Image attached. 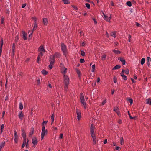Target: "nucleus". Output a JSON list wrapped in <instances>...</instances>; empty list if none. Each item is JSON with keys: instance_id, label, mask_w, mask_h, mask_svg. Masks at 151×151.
<instances>
[{"instance_id": "f257e3e1", "label": "nucleus", "mask_w": 151, "mask_h": 151, "mask_svg": "<svg viewBox=\"0 0 151 151\" xmlns=\"http://www.w3.org/2000/svg\"><path fill=\"white\" fill-rule=\"evenodd\" d=\"M63 81L65 86L64 87V89L66 91L68 89V85L69 83V79L68 77L65 75H64Z\"/></svg>"}, {"instance_id": "f03ea898", "label": "nucleus", "mask_w": 151, "mask_h": 151, "mask_svg": "<svg viewBox=\"0 0 151 151\" xmlns=\"http://www.w3.org/2000/svg\"><path fill=\"white\" fill-rule=\"evenodd\" d=\"M80 98L81 100V102L82 104H83L84 108L86 109V103L84 102L85 99L83 93H80Z\"/></svg>"}, {"instance_id": "7ed1b4c3", "label": "nucleus", "mask_w": 151, "mask_h": 151, "mask_svg": "<svg viewBox=\"0 0 151 151\" xmlns=\"http://www.w3.org/2000/svg\"><path fill=\"white\" fill-rule=\"evenodd\" d=\"M61 45L62 51L63 52V54L65 56L67 53L66 46L64 43H62Z\"/></svg>"}, {"instance_id": "20e7f679", "label": "nucleus", "mask_w": 151, "mask_h": 151, "mask_svg": "<svg viewBox=\"0 0 151 151\" xmlns=\"http://www.w3.org/2000/svg\"><path fill=\"white\" fill-rule=\"evenodd\" d=\"M14 139L15 142L16 143H17L18 139V136L17 135V132L15 130L14 131Z\"/></svg>"}, {"instance_id": "39448f33", "label": "nucleus", "mask_w": 151, "mask_h": 151, "mask_svg": "<svg viewBox=\"0 0 151 151\" xmlns=\"http://www.w3.org/2000/svg\"><path fill=\"white\" fill-rule=\"evenodd\" d=\"M95 128V127L94 125L92 124H91L90 129V133L91 136L95 135L94 132V129Z\"/></svg>"}, {"instance_id": "423d86ee", "label": "nucleus", "mask_w": 151, "mask_h": 151, "mask_svg": "<svg viewBox=\"0 0 151 151\" xmlns=\"http://www.w3.org/2000/svg\"><path fill=\"white\" fill-rule=\"evenodd\" d=\"M76 113L77 116V119L78 120H79L81 118V114L80 111L78 109H76Z\"/></svg>"}, {"instance_id": "0eeeda50", "label": "nucleus", "mask_w": 151, "mask_h": 151, "mask_svg": "<svg viewBox=\"0 0 151 151\" xmlns=\"http://www.w3.org/2000/svg\"><path fill=\"white\" fill-rule=\"evenodd\" d=\"M114 111L117 114V115L119 117H120L121 115V114L120 112L119 109L117 107H114Z\"/></svg>"}, {"instance_id": "6e6552de", "label": "nucleus", "mask_w": 151, "mask_h": 151, "mask_svg": "<svg viewBox=\"0 0 151 151\" xmlns=\"http://www.w3.org/2000/svg\"><path fill=\"white\" fill-rule=\"evenodd\" d=\"M3 44V40L2 38L0 40V54H1L2 46Z\"/></svg>"}, {"instance_id": "1a4fd4ad", "label": "nucleus", "mask_w": 151, "mask_h": 151, "mask_svg": "<svg viewBox=\"0 0 151 151\" xmlns=\"http://www.w3.org/2000/svg\"><path fill=\"white\" fill-rule=\"evenodd\" d=\"M118 60H119L122 63L123 65H124L125 64V60L123 58L120 57L119 58Z\"/></svg>"}, {"instance_id": "9d476101", "label": "nucleus", "mask_w": 151, "mask_h": 151, "mask_svg": "<svg viewBox=\"0 0 151 151\" xmlns=\"http://www.w3.org/2000/svg\"><path fill=\"white\" fill-rule=\"evenodd\" d=\"M38 51L39 52H45V50L43 46H40L39 47L38 49Z\"/></svg>"}, {"instance_id": "9b49d317", "label": "nucleus", "mask_w": 151, "mask_h": 151, "mask_svg": "<svg viewBox=\"0 0 151 151\" xmlns=\"http://www.w3.org/2000/svg\"><path fill=\"white\" fill-rule=\"evenodd\" d=\"M32 143L34 145H36L37 143V139L36 137L34 138L33 139H32Z\"/></svg>"}, {"instance_id": "f8f14e48", "label": "nucleus", "mask_w": 151, "mask_h": 151, "mask_svg": "<svg viewBox=\"0 0 151 151\" xmlns=\"http://www.w3.org/2000/svg\"><path fill=\"white\" fill-rule=\"evenodd\" d=\"M116 31H114V32H111L110 33V35L111 36L113 37L114 38H115L116 37Z\"/></svg>"}, {"instance_id": "ddd939ff", "label": "nucleus", "mask_w": 151, "mask_h": 151, "mask_svg": "<svg viewBox=\"0 0 151 151\" xmlns=\"http://www.w3.org/2000/svg\"><path fill=\"white\" fill-rule=\"evenodd\" d=\"M55 57L53 56H50L49 59V61L51 62H52L53 63H54L55 62Z\"/></svg>"}, {"instance_id": "4468645a", "label": "nucleus", "mask_w": 151, "mask_h": 151, "mask_svg": "<svg viewBox=\"0 0 151 151\" xmlns=\"http://www.w3.org/2000/svg\"><path fill=\"white\" fill-rule=\"evenodd\" d=\"M102 13L104 15V18L105 20L107 22H110V20L109 19V17L108 16L104 14L103 12L102 11Z\"/></svg>"}, {"instance_id": "2eb2a0df", "label": "nucleus", "mask_w": 151, "mask_h": 151, "mask_svg": "<svg viewBox=\"0 0 151 151\" xmlns=\"http://www.w3.org/2000/svg\"><path fill=\"white\" fill-rule=\"evenodd\" d=\"M22 34L23 35V38L25 40H27V34L24 31H23Z\"/></svg>"}, {"instance_id": "dca6fc26", "label": "nucleus", "mask_w": 151, "mask_h": 151, "mask_svg": "<svg viewBox=\"0 0 151 151\" xmlns=\"http://www.w3.org/2000/svg\"><path fill=\"white\" fill-rule=\"evenodd\" d=\"M43 24L45 25H47L48 24V19L46 18H43Z\"/></svg>"}, {"instance_id": "f3484780", "label": "nucleus", "mask_w": 151, "mask_h": 151, "mask_svg": "<svg viewBox=\"0 0 151 151\" xmlns=\"http://www.w3.org/2000/svg\"><path fill=\"white\" fill-rule=\"evenodd\" d=\"M22 131L23 132L22 134V137L23 138V139L26 140V135L25 132L24 131V130H22Z\"/></svg>"}, {"instance_id": "a211bd4d", "label": "nucleus", "mask_w": 151, "mask_h": 151, "mask_svg": "<svg viewBox=\"0 0 151 151\" xmlns=\"http://www.w3.org/2000/svg\"><path fill=\"white\" fill-rule=\"evenodd\" d=\"M19 117L20 119L21 120L23 119L24 117V114L22 113V111H21L20 113H19Z\"/></svg>"}, {"instance_id": "6ab92c4d", "label": "nucleus", "mask_w": 151, "mask_h": 151, "mask_svg": "<svg viewBox=\"0 0 151 151\" xmlns=\"http://www.w3.org/2000/svg\"><path fill=\"white\" fill-rule=\"evenodd\" d=\"M34 132V128L33 127H32L31 129L30 132L29 133V136H32Z\"/></svg>"}, {"instance_id": "aec40b11", "label": "nucleus", "mask_w": 151, "mask_h": 151, "mask_svg": "<svg viewBox=\"0 0 151 151\" xmlns=\"http://www.w3.org/2000/svg\"><path fill=\"white\" fill-rule=\"evenodd\" d=\"M91 137L93 139V143L94 144H95L96 143V137L95 135L91 136Z\"/></svg>"}, {"instance_id": "412c9836", "label": "nucleus", "mask_w": 151, "mask_h": 151, "mask_svg": "<svg viewBox=\"0 0 151 151\" xmlns=\"http://www.w3.org/2000/svg\"><path fill=\"white\" fill-rule=\"evenodd\" d=\"M5 145V142L4 141H3L2 143L0 144V151H1V149Z\"/></svg>"}, {"instance_id": "4be33fe9", "label": "nucleus", "mask_w": 151, "mask_h": 151, "mask_svg": "<svg viewBox=\"0 0 151 151\" xmlns=\"http://www.w3.org/2000/svg\"><path fill=\"white\" fill-rule=\"evenodd\" d=\"M121 67V65H118L115 66L113 68L112 70H114L116 69H119Z\"/></svg>"}, {"instance_id": "5701e85b", "label": "nucleus", "mask_w": 151, "mask_h": 151, "mask_svg": "<svg viewBox=\"0 0 151 151\" xmlns=\"http://www.w3.org/2000/svg\"><path fill=\"white\" fill-rule=\"evenodd\" d=\"M45 130H42L41 134V140H42L43 139L45 135Z\"/></svg>"}, {"instance_id": "b1692460", "label": "nucleus", "mask_w": 151, "mask_h": 151, "mask_svg": "<svg viewBox=\"0 0 151 151\" xmlns=\"http://www.w3.org/2000/svg\"><path fill=\"white\" fill-rule=\"evenodd\" d=\"M37 22H36V21L35 20V22H34V27H33V28L32 29V31H34L35 30L37 29Z\"/></svg>"}, {"instance_id": "393cba45", "label": "nucleus", "mask_w": 151, "mask_h": 151, "mask_svg": "<svg viewBox=\"0 0 151 151\" xmlns=\"http://www.w3.org/2000/svg\"><path fill=\"white\" fill-rule=\"evenodd\" d=\"M41 72L44 75H46L48 73V72L45 69L42 70Z\"/></svg>"}, {"instance_id": "a878e982", "label": "nucleus", "mask_w": 151, "mask_h": 151, "mask_svg": "<svg viewBox=\"0 0 151 151\" xmlns=\"http://www.w3.org/2000/svg\"><path fill=\"white\" fill-rule=\"evenodd\" d=\"M55 58H57L60 57V54L58 52H56L54 55H53Z\"/></svg>"}, {"instance_id": "bb28decb", "label": "nucleus", "mask_w": 151, "mask_h": 151, "mask_svg": "<svg viewBox=\"0 0 151 151\" xmlns=\"http://www.w3.org/2000/svg\"><path fill=\"white\" fill-rule=\"evenodd\" d=\"M127 101H128L130 104L131 105L133 103V100L132 98H127Z\"/></svg>"}, {"instance_id": "cd10ccee", "label": "nucleus", "mask_w": 151, "mask_h": 151, "mask_svg": "<svg viewBox=\"0 0 151 151\" xmlns=\"http://www.w3.org/2000/svg\"><path fill=\"white\" fill-rule=\"evenodd\" d=\"M76 73H77L78 76L80 78L81 74V72L80 70L78 69H76Z\"/></svg>"}, {"instance_id": "c85d7f7f", "label": "nucleus", "mask_w": 151, "mask_h": 151, "mask_svg": "<svg viewBox=\"0 0 151 151\" xmlns=\"http://www.w3.org/2000/svg\"><path fill=\"white\" fill-rule=\"evenodd\" d=\"M121 76L123 78V79L124 80H126L127 79V77L124 74H121Z\"/></svg>"}, {"instance_id": "c756f323", "label": "nucleus", "mask_w": 151, "mask_h": 151, "mask_svg": "<svg viewBox=\"0 0 151 151\" xmlns=\"http://www.w3.org/2000/svg\"><path fill=\"white\" fill-rule=\"evenodd\" d=\"M113 51L114 53L116 54H119L121 53V52L118 50H113Z\"/></svg>"}, {"instance_id": "7c9ffc66", "label": "nucleus", "mask_w": 151, "mask_h": 151, "mask_svg": "<svg viewBox=\"0 0 151 151\" xmlns=\"http://www.w3.org/2000/svg\"><path fill=\"white\" fill-rule=\"evenodd\" d=\"M54 63H53L52 62H50V64L49 65V68L50 69H52L53 67Z\"/></svg>"}, {"instance_id": "2f4dec72", "label": "nucleus", "mask_w": 151, "mask_h": 151, "mask_svg": "<svg viewBox=\"0 0 151 151\" xmlns=\"http://www.w3.org/2000/svg\"><path fill=\"white\" fill-rule=\"evenodd\" d=\"M147 104H148L150 105H151V99L148 98L146 99Z\"/></svg>"}, {"instance_id": "473e14b6", "label": "nucleus", "mask_w": 151, "mask_h": 151, "mask_svg": "<svg viewBox=\"0 0 151 151\" xmlns=\"http://www.w3.org/2000/svg\"><path fill=\"white\" fill-rule=\"evenodd\" d=\"M54 117H55V116H54V114H52V116L51 117V119H52V122H51V125L52 124V123H53V122H54Z\"/></svg>"}, {"instance_id": "72a5a7b5", "label": "nucleus", "mask_w": 151, "mask_h": 151, "mask_svg": "<svg viewBox=\"0 0 151 151\" xmlns=\"http://www.w3.org/2000/svg\"><path fill=\"white\" fill-rule=\"evenodd\" d=\"M62 1L63 2V3L65 4H69L70 3L69 0H62Z\"/></svg>"}, {"instance_id": "f704fd0d", "label": "nucleus", "mask_w": 151, "mask_h": 151, "mask_svg": "<svg viewBox=\"0 0 151 151\" xmlns=\"http://www.w3.org/2000/svg\"><path fill=\"white\" fill-rule=\"evenodd\" d=\"M19 108L21 110H22L23 109V106L22 103L21 102L19 103Z\"/></svg>"}, {"instance_id": "c9c22d12", "label": "nucleus", "mask_w": 151, "mask_h": 151, "mask_svg": "<svg viewBox=\"0 0 151 151\" xmlns=\"http://www.w3.org/2000/svg\"><path fill=\"white\" fill-rule=\"evenodd\" d=\"M145 61V59L144 58H142L141 60V65H143L144 64Z\"/></svg>"}, {"instance_id": "e433bc0d", "label": "nucleus", "mask_w": 151, "mask_h": 151, "mask_svg": "<svg viewBox=\"0 0 151 151\" xmlns=\"http://www.w3.org/2000/svg\"><path fill=\"white\" fill-rule=\"evenodd\" d=\"M26 140L23 139V143L22 146V148H24L26 144Z\"/></svg>"}, {"instance_id": "4c0bfd02", "label": "nucleus", "mask_w": 151, "mask_h": 151, "mask_svg": "<svg viewBox=\"0 0 151 151\" xmlns=\"http://www.w3.org/2000/svg\"><path fill=\"white\" fill-rule=\"evenodd\" d=\"M4 125L3 124H2L1 125V131H0V133L1 134L3 132V129L4 128Z\"/></svg>"}, {"instance_id": "58836bf2", "label": "nucleus", "mask_w": 151, "mask_h": 151, "mask_svg": "<svg viewBox=\"0 0 151 151\" xmlns=\"http://www.w3.org/2000/svg\"><path fill=\"white\" fill-rule=\"evenodd\" d=\"M106 55L105 54L103 55L102 56L101 60L102 61H104L106 59Z\"/></svg>"}, {"instance_id": "ea45409f", "label": "nucleus", "mask_w": 151, "mask_h": 151, "mask_svg": "<svg viewBox=\"0 0 151 151\" xmlns=\"http://www.w3.org/2000/svg\"><path fill=\"white\" fill-rule=\"evenodd\" d=\"M126 4L129 6V7H131L132 6V4L131 2L130 1H127V3Z\"/></svg>"}, {"instance_id": "a19ab883", "label": "nucleus", "mask_w": 151, "mask_h": 151, "mask_svg": "<svg viewBox=\"0 0 151 151\" xmlns=\"http://www.w3.org/2000/svg\"><path fill=\"white\" fill-rule=\"evenodd\" d=\"M86 6L88 9H90V4L88 3H86L85 4Z\"/></svg>"}, {"instance_id": "79ce46f5", "label": "nucleus", "mask_w": 151, "mask_h": 151, "mask_svg": "<svg viewBox=\"0 0 151 151\" xmlns=\"http://www.w3.org/2000/svg\"><path fill=\"white\" fill-rule=\"evenodd\" d=\"M114 83H116L117 82V78L116 76H114Z\"/></svg>"}, {"instance_id": "37998d69", "label": "nucleus", "mask_w": 151, "mask_h": 151, "mask_svg": "<svg viewBox=\"0 0 151 151\" xmlns=\"http://www.w3.org/2000/svg\"><path fill=\"white\" fill-rule=\"evenodd\" d=\"M64 70L62 73L64 75H65V74L66 72V71L67 69L66 68H65V67H64Z\"/></svg>"}, {"instance_id": "c03bdc74", "label": "nucleus", "mask_w": 151, "mask_h": 151, "mask_svg": "<svg viewBox=\"0 0 151 151\" xmlns=\"http://www.w3.org/2000/svg\"><path fill=\"white\" fill-rule=\"evenodd\" d=\"M92 72H94L95 71V65L94 64L92 66Z\"/></svg>"}, {"instance_id": "a18cd8bd", "label": "nucleus", "mask_w": 151, "mask_h": 151, "mask_svg": "<svg viewBox=\"0 0 151 151\" xmlns=\"http://www.w3.org/2000/svg\"><path fill=\"white\" fill-rule=\"evenodd\" d=\"M15 44L14 43H13V44L12 47V52H14V51L15 49Z\"/></svg>"}, {"instance_id": "49530a36", "label": "nucleus", "mask_w": 151, "mask_h": 151, "mask_svg": "<svg viewBox=\"0 0 151 151\" xmlns=\"http://www.w3.org/2000/svg\"><path fill=\"white\" fill-rule=\"evenodd\" d=\"M81 54L83 56H84L85 55V53L82 50L81 51Z\"/></svg>"}, {"instance_id": "de8ad7c7", "label": "nucleus", "mask_w": 151, "mask_h": 151, "mask_svg": "<svg viewBox=\"0 0 151 151\" xmlns=\"http://www.w3.org/2000/svg\"><path fill=\"white\" fill-rule=\"evenodd\" d=\"M80 61L81 63H84L85 62V60L84 59H81V58L80 59Z\"/></svg>"}, {"instance_id": "09e8293b", "label": "nucleus", "mask_w": 151, "mask_h": 151, "mask_svg": "<svg viewBox=\"0 0 151 151\" xmlns=\"http://www.w3.org/2000/svg\"><path fill=\"white\" fill-rule=\"evenodd\" d=\"M33 31H32V33H30L29 36V37H30L31 39L32 38V34L33 33Z\"/></svg>"}, {"instance_id": "8fccbe9b", "label": "nucleus", "mask_w": 151, "mask_h": 151, "mask_svg": "<svg viewBox=\"0 0 151 151\" xmlns=\"http://www.w3.org/2000/svg\"><path fill=\"white\" fill-rule=\"evenodd\" d=\"M115 149L116 150H120L121 149V148L119 146H117L116 147Z\"/></svg>"}, {"instance_id": "3c124183", "label": "nucleus", "mask_w": 151, "mask_h": 151, "mask_svg": "<svg viewBox=\"0 0 151 151\" xmlns=\"http://www.w3.org/2000/svg\"><path fill=\"white\" fill-rule=\"evenodd\" d=\"M72 7L74 8L76 10H78V8L77 7H76V6L75 5H72Z\"/></svg>"}, {"instance_id": "603ef678", "label": "nucleus", "mask_w": 151, "mask_h": 151, "mask_svg": "<svg viewBox=\"0 0 151 151\" xmlns=\"http://www.w3.org/2000/svg\"><path fill=\"white\" fill-rule=\"evenodd\" d=\"M137 119V117L136 116L133 117H130V119H134V120Z\"/></svg>"}, {"instance_id": "864d4df0", "label": "nucleus", "mask_w": 151, "mask_h": 151, "mask_svg": "<svg viewBox=\"0 0 151 151\" xmlns=\"http://www.w3.org/2000/svg\"><path fill=\"white\" fill-rule=\"evenodd\" d=\"M40 58V57H39V56H38L37 57V63H40V62H39Z\"/></svg>"}, {"instance_id": "5fc2aeb1", "label": "nucleus", "mask_w": 151, "mask_h": 151, "mask_svg": "<svg viewBox=\"0 0 151 151\" xmlns=\"http://www.w3.org/2000/svg\"><path fill=\"white\" fill-rule=\"evenodd\" d=\"M129 73V71L128 69H127L125 70V73L126 74H128Z\"/></svg>"}, {"instance_id": "6e6d98bb", "label": "nucleus", "mask_w": 151, "mask_h": 151, "mask_svg": "<svg viewBox=\"0 0 151 151\" xmlns=\"http://www.w3.org/2000/svg\"><path fill=\"white\" fill-rule=\"evenodd\" d=\"M48 122L47 121H43V123L42 124V125H44V124H46Z\"/></svg>"}, {"instance_id": "4d7b16f0", "label": "nucleus", "mask_w": 151, "mask_h": 151, "mask_svg": "<svg viewBox=\"0 0 151 151\" xmlns=\"http://www.w3.org/2000/svg\"><path fill=\"white\" fill-rule=\"evenodd\" d=\"M43 53L42 52H41L39 53V54L38 56H39V57H40V56L41 57H42L43 56Z\"/></svg>"}, {"instance_id": "13d9d810", "label": "nucleus", "mask_w": 151, "mask_h": 151, "mask_svg": "<svg viewBox=\"0 0 151 151\" xmlns=\"http://www.w3.org/2000/svg\"><path fill=\"white\" fill-rule=\"evenodd\" d=\"M125 72V70L124 69H122V72H121V73H120V74H124V72Z\"/></svg>"}, {"instance_id": "bf43d9fd", "label": "nucleus", "mask_w": 151, "mask_h": 151, "mask_svg": "<svg viewBox=\"0 0 151 151\" xmlns=\"http://www.w3.org/2000/svg\"><path fill=\"white\" fill-rule=\"evenodd\" d=\"M92 19L93 20L95 24H97V21H96V19H95V18H92Z\"/></svg>"}, {"instance_id": "052dcab7", "label": "nucleus", "mask_w": 151, "mask_h": 151, "mask_svg": "<svg viewBox=\"0 0 151 151\" xmlns=\"http://www.w3.org/2000/svg\"><path fill=\"white\" fill-rule=\"evenodd\" d=\"M131 80L132 81V83H135V81L133 78H131Z\"/></svg>"}, {"instance_id": "680f3d73", "label": "nucleus", "mask_w": 151, "mask_h": 151, "mask_svg": "<svg viewBox=\"0 0 151 151\" xmlns=\"http://www.w3.org/2000/svg\"><path fill=\"white\" fill-rule=\"evenodd\" d=\"M63 133H61L60 134V135L59 138H60V139H62L63 138Z\"/></svg>"}, {"instance_id": "e2e57ef3", "label": "nucleus", "mask_w": 151, "mask_h": 151, "mask_svg": "<svg viewBox=\"0 0 151 151\" xmlns=\"http://www.w3.org/2000/svg\"><path fill=\"white\" fill-rule=\"evenodd\" d=\"M26 3L23 4L22 6V8H24L26 6Z\"/></svg>"}, {"instance_id": "0e129e2a", "label": "nucleus", "mask_w": 151, "mask_h": 151, "mask_svg": "<svg viewBox=\"0 0 151 151\" xmlns=\"http://www.w3.org/2000/svg\"><path fill=\"white\" fill-rule=\"evenodd\" d=\"M3 22H4V18H3V17H1V24H3Z\"/></svg>"}, {"instance_id": "69168bd1", "label": "nucleus", "mask_w": 151, "mask_h": 151, "mask_svg": "<svg viewBox=\"0 0 151 151\" xmlns=\"http://www.w3.org/2000/svg\"><path fill=\"white\" fill-rule=\"evenodd\" d=\"M120 139H121V145H122V142H124L123 137H122Z\"/></svg>"}, {"instance_id": "338daca9", "label": "nucleus", "mask_w": 151, "mask_h": 151, "mask_svg": "<svg viewBox=\"0 0 151 151\" xmlns=\"http://www.w3.org/2000/svg\"><path fill=\"white\" fill-rule=\"evenodd\" d=\"M26 147L27 148H29V146L28 145V143H27V142H26Z\"/></svg>"}, {"instance_id": "774afa93", "label": "nucleus", "mask_w": 151, "mask_h": 151, "mask_svg": "<svg viewBox=\"0 0 151 151\" xmlns=\"http://www.w3.org/2000/svg\"><path fill=\"white\" fill-rule=\"evenodd\" d=\"M6 13L7 14H9V9H7L6 12Z\"/></svg>"}]
</instances>
